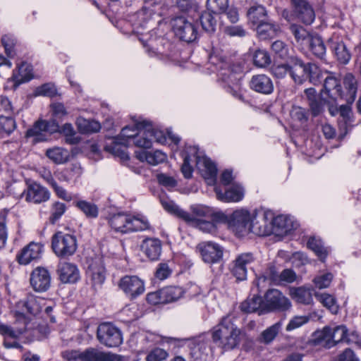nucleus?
Listing matches in <instances>:
<instances>
[{"instance_id": "obj_21", "label": "nucleus", "mask_w": 361, "mask_h": 361, "mask_svg": "<svg viewBox=\"0 0 361 361\" xmlns=\"http://www.w3.org/2000/svg\"><path fill=\"white\" fill-rule=\"evenodd\" d=\"M57 272L63 283H75L80 279V271L77 266L71 262H59Z\"/></svg>"}, {"instance_id": "obj_28", "label": "nucleus", "mask_w": 361, "mask_h": 361, "mask_svg": "<svg viewBox=\"0 0 361 361\" xmlns=\"http://www.w3.org/2000/svg\"><path fill=\"white\" fill-rule=\"evenodd\" d=\"M136 157L142 161H147L151 165H157L164 162L166 160V155L160 150L154 152H146L144 150L137 151Z\"/></svg>"}, {"instance_id": "obj_47", "label": "nucleus", "mask_w": 361, "mask_h": 361, "mask_svg": "<svg viewBox=\"0 0 361 361\" xmlns=\"http://www.w3.org/2000/svg\"><path fill=\"white\" fill-rule=\"evenodd\" d=\"M347 333L348 329L344 325H338L333 327L331 326V336L332 337L334 346L339 342L344 341L348 342V340L347 339Z\"/></svg>"}, {"instance_id": "obj_3", "label": "nucleus", "mask_w": 361, "mask_h": 361, "mask_svg": "<svg viewBox=\"0 0 361 361\" xmlns=\"http://www.w3.org/2000/svg\"><path fill=\"white\" fill-rule=\"evenodd\" d=\"M109 224L114 232L121 234L145 231L149 228V221L145 216L123 212L113 214L109 219Z\"/></svg>"}, {"instance_id": "obj_55", "label": "nucleus", "mask_w": 361, "mask_h": 361, "mask_svg": "<svg viewBox=\"0 0 361 361\" xmlns=\"http://www.w3.org/2000/svg\"><path fill=\"white\" fill-rule=\"evenodd\" d=\"M146 126L149 135L152 139V142L155 141L160 144H165L166 142L167 137L163 131L153 128L152 124L147 121Z\"/></svg>"}, {"instance_id": "obj_54", "label": "nucleus", "mask_w": 361, "mask_h": 361, "mask_svg": "<svg viewBox=\"0 0 361 361\" xmlns=\"http://www.w3.org/2000/svg\"><path fill=\"white\" fill-rule=\"evenodd\" d=\"M57 94V90L54 85L46 83L36 88L35 90V96H43L54 97Z\"/></svg>"}, {"instance_id": "obj_53", "label": "nucleus", "mask_w": 361, "mask_h": 361, "mask_svg": "<svg viewBox=\"0 0 361 361\" xmlns=\"http://www.w3.org/2000/svg\"><path fill=\"white\" fill-rule=\"evenodd\" d=\"M281 327V324L277 322L264 330L261 334L262 342L264 343H271L279 334Z\"/></svg>"}, {"instance_id": "obj_52", "label": "nucleus", "mask_w": 361, "mask_h": 361, "mask_svg": "<svg viewBox=\"0 0 361 361\" xmlns=\"http://www.w3.org/2000/svg\"><path fill=\"white\" fill-rule=\"evenodd\" d=\"M200 23L202 28L208 32L215 31L216 21L211 13L205 12L200 17Z\"/></svg>"}, {"instance_id": "obj_59", "label": "nucleus", "mask_w": 361, "mask_h": 361, "mask_svg": "<svg viewBox=\"0 0 361 361\" xmlns=\"http://www.w3.org/2000/svg\"><path fill=\"white\" fill-rule=\"evenodd\" d=\"M212 219H202L192 225L196 226L198 229L204 233H214L216 231V225L211 221Z\"/></svg>"}, {"instance_id": "obj_1", "label": "nucleus", "mask_w": 361, "mask_h": 361, "mask_svg": "<svg viewBox=\"0 0 361 361\" xmlns=\"http://www.w3.org/2000/svg\"><path fill=\"white\" fill-rule=\"evenodd\" d=\"M44 305L45 300L43 298L32 295H28L25 300L18 302L14 312L16 326L11 327L0 324V334L14 338L19 336L25 331L30 321L27 314H37L42 310Z\"/></svg>"}, {"instance_id": "obj_36", "label": "nucleus", "mask_w": 361, "mask_h": 361, "mask_svg": "<svg viewBox=\"0 0 361 361\" xmlns=\"http://www.w3.org/2000/svg\"><path fill=\"white\" fill-rule=\"evenodd\" d=\"M343 84L348 92L347 102L352 103L356 97L357 90V80L352 73H347L343 78Z\"/></svg>"}, {"instance_id": "obj_32", "label": "nucleus", "mask_w": 361, "mask_h": 361, "mask_svg": "<svg viewBox=\"0 0 361 361\" xmlns=\"http://www.w3.org/2000/svg\"><path fill=\"white\" fill-rule=\"evenodd\" d=\"M331 336V326H325L322 330L317 331L314 333L312 342L314 345L331 348L334 346L332 337Z\"/></svg>"}, {"instance_id": "obj_61", "label": "nucleus", "mask_w": 361, "mask_h": 361, "mask_svg": "<svg viewBox=\"0 0 361 361\" xmlns=\"http://www.w3.org/2000/svg\"><path fill=\"white\" fill-rule=\"evenodd\" d=\"M333 279V275L331 273H326L316 276L313 281L315 286L319 289L326 288L329 286Z\"/></svg>"}, {"instance_id": "obj_44", "label": "nucleus", "mask_w": 361, "mask_h": 361, "mask_svg": "<svg viewBox=\"0 0 361 361\" xmlns=\"http://www.w3.org/2000/svg\"><path fill=\"white\" fill-rule=\"evenodd\" d=\"M45 133V130H44V129L41 126V122L39 121L36 122L32 128L27 130L26 137H34L33 141L35 142H42L47 140Z\"/></svg>"}, {"instance_id": "obj_9", "label": "nucleus", "mask_w": 361, "mask_h": 361, "mask_svg": "<svg viewBox=\"0 0 361 361\" xmlns=\"http://www.w3.org/2000/svg\"><path fill=\"white\" fill-rule=\"evenodd\" d=\"M272 214L268 212H259L252 216L250 225V233L264 236L271 232Z\"/></svg>"}, {"instance_id": "obj_29", "label": "nucleus", "mask_w": 361, "mask_h": 361, "mask_svg": "<svg viewBox=\"0 0 361 361\" xmlns=\"http://www.w3.org/2000/svg\"><path fill=\"white\" fill-rule=\"evenodd\" d=\"M240 309L242 311L247 313L259 311V314L266 312L264 300L258 295H254L252 298H247L242 302Z\"/></svg>"}, {"instance_id": "obj_60", "label": "nucleus", "mask_w": 361, "mask_h": 361, "mask_svg": "<svg viewBox=\"0 0 361 361\" xmlns=\"http://www.w3.org/2000/svg\"><path fill=\"white\" fill-rule=\"evenodd\" d=\"M231 271L233 276L238 281H243L247 279V269L240 263V262H238L236 258L233 262Z\"/></svg>"}, {"instance_id": "obj_27", "label": "nucleus", "mask_w": 361, "mask_h": 361, "mask_svg": "<svg viewBox=\"0 0 361 361\" xmlns=\"http://www.w3.org/2000/svg\"><path fill=\"white\" fill-rule=\"evenodd\" d=\"M307 63H303L300 59H295L290 67V75L294 82L302 84L307 80Z\"/></svg>"}, {"instance_id": "obj_17", "label": "nucleus", "mask_w": 361, "mask_h": 361, "mask_svg": "<svg viewBox=\"0 0 361 361\" xmlns=\"http://www.w3.org/2000/svg\"><path fill=\"white\" fill-rule=\"evenodd\" d=\"M43 252V245L39 243L31 242L24 247L17 255L20 264H28L32 261L39 259Z\"/></svg>"}, {"instance_id": "obj_22", "label": "nucleus", "mask_w": 361, "mask_h": 361, "mask_svg": "<svg viewBox=\"0 0 361 361\" xmlns=\"http://www.w3.org/2000/svg\"><path fill=\"white\" fill-rule=\"evenodd\" d=\"M216 198L225 202H239L244 197V190L241 185L233 184L223 192L219 187L214 188Z\"/></svg>"}, {"instance_id": "obj_49", "label": "nucleus", "mask_w": 361, "mask_h": 361, "mask_svg": "<svg viewBox=\"0 0 361 361\" xmlns=\"http://www.w3.org/2000/svg\"><path fill=\"white\" fill-rule=\"evenodd\" d=\"M76 206L89 218H96L98 216L97 207L91 202L80 200Z\"/></svg>"}, {"instance_id": "obj_10", "label": "nucleus", "mask_w": 361, "mask_h": 361, "mask_svg": "<svg viewBox=\"0 0 361 361\" xmlns=\"http://www.w3.org/2000/svg\"><path fill=\"white\" fill-rule=\"evenodd\" d=\"M202 259L207 264H216L222 257L224 250L219 244L208 241L202 242L197 246Z\"/></svg>"}, {"instance_id": "obj_40", "label": "nucleus", "mask_w": 361, "mask_h": 361, "mask_svg": "<svg viewBox=\"0 0 361 361\" xmlns=\"http://www.w3.org/2000/svg\"><path fill=\"white\" fill-rule=\"evenodd\" d=\"M161 294L164 297V302L168 303L180 298L183 294V290L178 286H168L161 289Z\"/></svg>"}, {"instance_id": "obj_37", "label": "nucleus", "mask_w": 361, "mask_h": 361, "mask_svg": "<svg viewBox=\"0 0 361 361\" xmlns=\"http://www.w3.org/2000/svg\"><path fill=\"white\" fill-rule=\"evenodd\" d=\"M249 20L256 25L267 20V11L265 8L261 5L253 6L247 11Z\"/></svg>"}, {"instance_id": "obj_6", "label": "nucleus", "mask_w": 361, "mask_h": 361, "mask_svg": "<svg viewBox=\"0 0 361 361\" xmlns=\"http://www.w3.org/2000/svg\"><path fill=\"white\" fill-rule=\"evenodd\" d=\"M51 247L58 257L71 256L77 249L76 238L73 235L59 231L52 237Z\"/></svg>"}, {"instance_id": "obj_56", "label": "nucleus", "mask_w": 361, "mask_h": 361, "mask_svg": "<svg viewBox=\"0 0 361 361\" xmlns=\"http://www.w3.org/2000/svg\"><path fill=\"white\" fill-rule=\"evenodd\" d=\"M298 18L307 25H310L313 23L315 18L314 11L312 9V6L310 5L303 9H300L298 11Z\"/></svg>"}, {"instance_id": "obj_5", "label": "nucleus", "mask_w": 361, "mask_h": 361, "mask_svg": "<svg viewBox=\"0 0 361 361\" xmlns=\"http://www.w3.org/2000/svg\"><path fill=\"white\" fill-rule=\"evenodd\" d=\"M145 121H137L133 126H126L122 128L121 132V137L122 141L114 142L111 145L105 146L104 149L106 151L109 152L114 156L120 157L122 160H128L129 156L126 152V145L129 139H132L134 141V137L138 133L141 127H145Z\"/></svg>"}, {"instance_id": "obj_42", "label": "nucleus", "mask_w": 361, "mask_h": 361, "mask_svg": "<svg viewBox=\"0 0 361 361\" xmlns=\"http://www.w3.org/2000/svg\"><path fill=\"white\" fill-rule=\"evenodd\" d=\"M327 73L326 71H322L316 64L307 63V80L308 79L312 84L317 85L323 79L324 75Z\"/></svg>"}, {"instance_id": "obj_7", "label": "nucleus", "mask_w": 361, "mask_h": 361, "mask_svg": "<svg viewBox=\"0 0 361 361\" xmlns=\"http://www.w3.org/2000/svg\"><path fill=\"white\" fill-rule=\"evenodd\" d=\"M97 337L102 345L108 348L118 347L123 343V337L120 329L109 322H104L99 325Z\"/></svg>"}, {"instance_id": "obj_26", "label": "nucleus", "mask_w": 361, "mask_h": 361, "mask_svg": "<svg viewBox=\"0 0 361 361\" xmlns=\"http://www.w3.org/2000/svg\"><path fill=\"white\" fill-rule=\"evenodd\" d=\"M324 93L331 99L336 100L343 97L341 87L338 79L329 74L324 79Z\"/></svg>"}, {"instance_id": "obj_63", "label": "nucleus", "mask_w": 361, "mask_h": 361, "mask_svg": "<svg viewBox=\"0 0 361 361\" xmlns=\"http://www.w3.org/2000/svg\"><path fill=\"white\" fill-rule=\"evenodd\" d=\"M168 353L164 349L157 348L149 352L146 357L147 361H163L168 357Z\"/></svg>"}, {"instance_id": "obj_19", "label": "nucleus", "mask_w": 361, "mask_h": 361, "mask_svg": "<svg viewBox=\"0 0 361 361\" xmlns=\"http://www.w3.org/2000/svg\"><path fill=\"white\" fill-rule=\"evenodd\" d=\"M23 195L25 196L26 201L35 204L46 202L50 197L49 190L36 183L30 184Z\"/></svg>"}, {"instance_id": "obj_18", "label": "nucleus", "mask_w": 361, "mask_h": 361, "mask_svg": "<svg viewBox=\"0 0 361 361\" xmlns=\"http://www.w3.org/2000/svg\"><path fill=\"white\" fill-rule=\"evenodd\" d=\"M279 277L280 273L277 267L274 264H269L262 275L258 276L255 281L257 290L261 292L269 283L280 284Z\"/></svg>"}, {"instance_id": "obj_45", "label": "nucleus", "mask_w": 361, "mask_h": 361, "mask_svg": "<svg viewBox=\"0 0 361 361\" xmlns=\"http://www.w3.org/2000/svg\"><path fill=\"white\" fill-rule=\"evenodd\" d=\"M82 173V169L79 163H73L63 171V180H76Z\"/></svg>"}, {"instance_id": "obj_57", "label": "nucleus", "mask_w": 361, "mask_h": 361, "mask_svg": "<svg viewBox=\"0 0 361 361\" xmlns=\"http://www.w3.org/2000/svg\"><path fill=\"white\" fill-rule=\"evenodd\" d=\"M8 239L7 215L0 214V248H4Z\"/></svg>"}, {"instance_id": "obj_43", "label": "nucleus", "mask_w": 361, "mask_h": 361, "mask_svg": "<svg viewBox=\"0 0 361 361\" xmlns=\"http://www.w3.org/2000/svg\"><path fill=\"white\" fill-rule=\"evenodd\" d=\"M315 298L333 314H336L338 312V306L337 305L336 299L333 295L325 293H315Z\"/></svg>"}, {"instance_id": "obj_41", "label": "nucleus", "mask_w": 361, "mask_h": 361, "mask_svg": "<svg viewBox=\"0 0 361 361\" xmlns=\"http://www.w3.org/2000/svg\"><path fill=\"white\" fill-rule=\"evenodd\" d=\"M145 127H141L138 133L134 137L133 143L142 148H150L152 144V139L149 137L146 123L144 124Z\"/></svg>"}, {"instance_id": "obj_33", "label": "nucleus", "mask_w": 361, "mask_h": 361, "mask_svg": "<svg viewBox=\"0 0 361 361\" xmlns=\"http://www.w3.org/2000/svg\"><path fill=\"white\" fill-rule=\"evenodd\" d=\"M46 155L56 164H63L68 160L70 157L69 152L67 149L59 147L47 149Z\"/></svg>"}, {"instance_id": "obj_14", "label": "nucleus", "mask_w": 361, "mask_h": 361, "mask_svg": "<svg viewBox=\"0 0 361 361\" xmlns=\"http://www.w3.org/2000/svg\"><path fill=\"white\" fill-rule=\"evenodd\" d=\"M196 166L208 185H214L216 180L217 169L207 157L196 155Z\"/></svg>"}, {"instance_id": "obj_31", "label": "nucleus", "mask_w": 361, "mask_h": 361, "mask_svg": "<svg viewBox=\"0 0 361 361\" xmlns=\"http://www.w3.org/2000/svg\"><path fill=\"white\" fill-rule=\"evenodd\" d=\"M33 78L32 68L27 63H22L18 70L13 73V80L15 86H18L23 82H28Z\"/></svg>"}, {"instance_id": "obj_46", "label": "nucleus", "mask_w": 361, "mask_h": 361, "mask_svg": "<svg viewBox=\"0 0 361 361\" xmlns=\"http://www.w3.org/2000/svg\"><path fill=\"white\" fill-rule=\"evenodd\" d=\"M310 49L313 54L319 58H322L326 54V47L321 37L318 36L312 37L309 42Z\"/></svg>"}, {"instance_id": "obj_30", "label": "nucleus", "mask_w": 361, "mask_h": 361, "mask_svg": "<svg viewBox=\"0 0 361 361\" xmlns=\"http://www.w3.org/2000/svg\"><path fill=\"white\" fill-rule=\"evenodd\" d=\"M329 43L338 61L343 64L348 63L350 59V54L345 44L342 41L334 39H331Z\"/></svg>"}, {"instance_id": "obj_4", "label": "nucleus", "mask_w": 361, "mask_h": 361, "mask_svg": "<svg viewBox=\"0 0 361 361\" xmlns=\"http://www.w3.org/2000/svg\"><path fill=\"white\" fill-rule=\"evenodd\" d=\"M160 202L166 211L190 224L204 219H212L214 214L211 208L202 204L192 205L190 207L191 213H188L180 208L173 201L167 198H161Z\"/></svg>"}, {"instance_id": "obj_34", "label": "nucleus", "mask_w": 361, "mask_h": 361, "mask_svg": "<svg viewBox=\"0 0 361 361\" xmlns=\"http://www.w3.org/2000/svg\"><path fill=\"white\" fill-rule=\"evenodd\" d=\"M78 129L80 133L87 134L98 132L101 126L100 123L94 120H88L80 117L76 121Z\"/></svg>"}, {"instance_id": "obj_16", "label": "nucleus", "mask_w": 361, "mask_h": 361, "mask_svg": "<svg viewBox=\"0 0 361 361\" xmlns=\"http://www.w3.org/2000/svg\"><path fill=\"white\" fill-rule=\"evenodd\" d=\"M87 276L92 281V286H100L105 280V268L100 257H96L89 261Z\"/></svg>"}, {"instance_id": "obj_51", "label": "nucleus", "mask_w": 361, "mask_h": 361, "mask_svg": "<svg viewBox=\"0 0 361 361\" xmlns=\"http://www.w3.org/2000/svg\"><path fill=\"white\" fill-rule=\"evenodd\" d=\"M254 64L260 68H264L271 63V58L267 51L257 49L253 55Z\"/></svg>"}, {"instance_id": "obj_8", "label": "nucleus", "mask_w": 361, "mask_h": 361, "mask_svg": "<svg viewBox=\"0 0 361 361\" xmlns=\"http://www.w3.org/2000/svg\"><path fill=\"white\" fill-rule=\"evenodd\" d=\"M174 34L181 40L188 43L194 42L197 37L195 25L185 18L179 16L172 20Z\"/></svg>"}, {"instance_id": "obj_25", "label": "nucleus", "mask_w": 361, "mask_h": 361, "mask_svg": "<svg viewBox=\"0 0 361 361\" xmlns=\"http://www.w3.org/2000/svg\"><path fill=\"white\" fill-rule=\"evenodd\" d=\"M141 249L150 260H157L161 255V243L157 238H147L143 240Z\"/></svg>"}, {"instance_id": "obj_13", "label": "nucleus", "mask_w": 361, "mask_h": 361, "mask_svg": "<svg viewBox=\"0 0 361 361\" xmlns=\"http://www.w3.org/2000/svg\"><path fill=\"white\" fill-rule=\"evenodd\" d=\"M120 288L126 295L134 299L145 292V283L137 276H125L120 280Z\"/></svg>"}, {"instance_id": "obj_11", "label": "nucleus", "mask_w": 361, "mask_h": 361, "mask_svg": "<svg viewBox=\"0 0 361 361\" xmlns=\"http://www.w3.org/2000/svg\"><path fill=\"white\" fill-rule=\"evenodd\" d=\"M264 305L266 312L271 310H286L290 306V300L277 289H270L264 295Z\"/></svg>"}, {"instance_id": "obj_35", "label": "nucleus", "mask_w": 361, "mask_h": 361, "mask_svg": "<svg viewBox=\"0 0 361 361\" xmlns=\"http://www.w3.org/2000/svg\"><path fill=\"white\" fill-rule=\"evenodd\" d=\"M290 293L292 298L299 303L310 304L312 300V292L309 288H293L290 290Z\"/></svg>"}, {"instance_id": "obj_38", "label": "nucleus", "mask_w": 361, "mask_h": 361, "mask_svg": "<svg viewBox=\"0 0 361 361\" xmlns=\"http://www.w3.org/2000/svg\"><path fill=\"white\" fill-rule=\"evenodd\" d=\"M307 245L322 261H324L328 255V250L323 246L322 242L319 238H310Z\"/></svg>"}, {"instance_id": "obj_24", "label": "nucleus", "mask_w": 361, "mask_h": 361, "mask_svg": "<svg viewBox=\"0 0 361 361\" xmlns=\"http://www.w3.org/2000/svg\"><path fill=\"white\" fill-rule=\"evenodd\" d=\"M272 226L276 232L281 234H287L298 226L292 216L287 215H279L275 218L272 217Z\"/></svg>"}, {"instance_id": "obj_39", "label": "nucleus", "mask_w": 361, "mask_h": 361, "mask_svg": "<svg viewBox=\"0 0 361 361\" xmlns=\"http://www.w3.org/2000/svg\"><path fill=\"white\" fill-rule=\"evenodd\" d=\"M257 33L261 39H267L269 37H273L276 35L277 27L266 20L257 23Z\"/></svg>"}, {"instance_id": "obj_20", "label": "nucleus", "mask_w": 361, "mask_h": 361, "mask_svg": "<svg viewBox=\"0 0 361 361\" xmlns=\"http://www.w3.org/2000/svg\"><path fill=\"white\" fill-rule=\"evenodd\" d=\"M250 87L253 91L263 94H270L274 90L272 80L265 74L253 75L250 81Z\"/></svg>"}, {"instance_id": "obj_2", "label": "nucleus", "mask_w": 361, "mask_h": 361, "mask_svg": "<svg viewBox=\"0 0 361 361\" xmlns=\"http://www.w3.org/2000/svg\"><path fill=\"white\" fill-rule=\"evenodd\" d=\"M243 334L234 323L233 317L227 315L214 328L212 338L214 343L226 350L238 348Z\"/></svg>"}, {"instance_id": "obj_50", "label": "nucleus", "mask_w": 361, "mask_h": 361, "mask_svg": "<svg viewBox=\"0 0 361 361\" xmlns=\"http://www.w3.org/2000/svg\"><path fill=\"white\" fill-rule=\"evenodd\" d=\"M59 131L65 135L67 143L75 145L79 142L80 138L75 136L76 132L72 124L65 123Z\"/></svg>"}, {"instance_id": "obj_62", "label": "nucleus", "mask_w": 361, "mask_h": 361, "mask_svg": "<svg viewBox=\"0 0 361 361\" xmlns=\"http://www.w3.org/2000/svg\"><path fill=\"white\" fill-rule=\"evenodd\" d=\"M121 312L123 315H126L128 317V321L135 320L140 315V312L139 311L138 307L136 304L126 305L123 308Z\"/></svg>"}, {"instance_id": "obj_23", "label": "nucleus", "mask_w": 361, "mask_h": 361, "mask_svg": "<svg viewBox=\"0 0 361 361\" xmlns=\"http://www.w3.org/2000/svg\"><path fill=\"white\" fill-rule=\"evenodd\" d=\"M85 361H122V356L110 352L104 353L94 348L81 351Z\"/></svg>"}, {"instance_id": "obj_58", "label": "nucleus", "mask_w": 361, "mask_h": 361, "mask_svg": "<svg viewBox=\"0 0 361 361\" xmlns=\"http://www.w3.org/2000/svg\"><path fill=\"white\" fill-rule=\"evenodd\" d=\"M207 6L213 13L224 12L228 8V0H207Z\"/></svg>"}, {"instance_id": "obj_15", "label": "nucleus", "mask_w": 361, "mask_h": 361, "mask_svg": "<svg viewBox=\"0 0 361 361\" xmlns=\"http://www.w3.org/2000/svg\"><path fill=\"white\" fill-rule=\"evenodd\" d=\"M30 284L37 292L47 291L51 285V276L48 270L43 267L35 269L31 274Z\"/></svg>"}, {"instance_id": "obj_48", "label": "nucleus", "mask_w": 361, "mask_h": 361, "mask_svg": "<svg viewBox=\"0 0 361 361\" xmlns=\"http://www.w3.org/2000/svg\"><path fill=\"white\" fill-rule=\"evenodd\" d=\"M290 29L295 36L296 41L300 44H307L312 37L309 32L302 26L291 25Z\"/></svg>"}, {"instance_id": "obj_64", "label": "nucleus", "mask_w": 361, "mask_h": 361, "mask_svg": "<svg viewBox=\"0 0 361 361\" xmlns=\"http://www.w3.org/2000/svg\"><path fill=\"white\" fill-rule=\"evenodd\" d=\"M61 355L66 361H85L80 350H67L61 353Z\"/></svg>"}, {"instance_id": "obj_12", "label": "nucleus", "mask_w": 361, "mask_h": 361, "mask_svg": "<svg viewBox=\"0 0 361 361\" xmlns=\"http://www.w3.org/2000/svg\"><path fill=\"white\" fill-rule=\"evenodd\" d=\"M252 217L245 209L236 210L231 216L229 226L237 235H243L250 233Z\"/></svg>"}]
</instances>
